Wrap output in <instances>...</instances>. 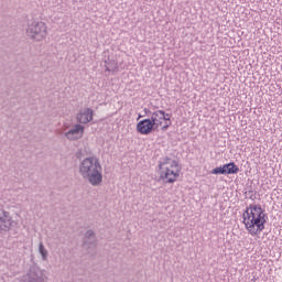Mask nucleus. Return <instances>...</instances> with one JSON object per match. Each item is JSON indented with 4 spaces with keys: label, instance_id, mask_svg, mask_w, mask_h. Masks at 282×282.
<instances>
[{
    "label": "nucleus",
    "instance_id": "1a4fd4ad",
    "mask_svg": "<svg viewBox=\"0 0 282 282\" xmlns=\"http://www.w3.org/2000/svg\"><path fill=\"white\" fill-rule=\"evenodd\" d=\"M85 133V127L82 124H75L69 131L65 133V138L70 141L80 140Z\"/></svg>",
    "mask_w": 282,
    "mask_h": 282
},
{
    "label": "nucleus",
    "instance_id": "a211bd4d",
    "mask_svg": "<svg viewBox=\"0 0 282 282\" xmlns=\"http://www.w3.org/2000/svg\"><path fill=\"white\" fill-rule=\"evenodd\" d=\"M251 75L253 76V79L257 80V75H254V73H251Z\"/></svg>",
    "mask_w": 282,
    "mask_h": 282
},
{
    "label": "nucleus",
    "instance_id": "9b49d317",
    "mask_svg": "<svg viewBox=\"0 0 282 282\" xmlns=\"http://www.w3.org/2000/svg\"><path fill=\"white\" fill-rule=\"evenodd\" d=\"M150 120L154 122V124L156 126V129H158V122H160V120H165V122H171V118H166V112L164 110L153 111Z\"/></svg>",
    "mask_w": 282,
    "mask_h": 282
},
{
    "label": "nucleus",
    "instance_id": "412c9836",
    "mask_svg": "<svg viewBox=\"0 0 282 282\" xmlns=\"http://www.w3.org/2000/svg\"><path fill=\"white\" fill-rule=\"evenodd\" d=\"M252 193V191H249V194Z\"/></svg>",
    "mask_w": 282,
    "mask_h": 282
},
{
    "label": "nucleus",
    "instance_id": "7ed1b4c3",
    "mask_svg": "<svg viewBox=\"0 0 282 282\" xmlns=\"http://www.w3.org/2000/svg\"><path fill=\"white\" fill-rule=\"evenodd\" d=\"M180 163L177 161L172 160L169 156L161 158L159 161V173L161 180L165 182V184H174L177 182V177H180Z\"/></svg>",
    "mask_w": 282,
    "mask_h": 282
},
{
    "label": "nucleus",
    "instance_id": "f03ea898",
    "mask_svg": "<svg viewBox=\"0 0 282 282\" xmlns=\"http://www.w3.org/2000/svg\"><path fill=\"white\" fill-rule=\"evenodd\" d=\"M79 175L86 180L91 186H100L102 184V165L96 156H88L79 164Z\"/></svg>",
    "mask_w": 282,
    "mask_h": 282
},
{
    "label": "nucleus",
    "instance_id": "f3484780",
    "mask_svg": "<svg viewBox=\"0 0 282 282\" xmlns=\"http://www.w3.org/2000/svg\"><path fill=\"white\" fill-rule=\"evenodd\" d=\"M160 127H162V120H159V122H158V129H159Z\"/></svg>",
    "mask_w": 282,
    "mask_h": 282
},
{
    "label": "nucleus",
    "instance_id": "423d86ee",
    "mask_svg": "<svg viewBox=\"0 0 282 282\" xmlns=\"http://www.w3.org/2000/svg\"><path fill=\"white\" fill-rule=\"evenodd\" d=\"M14 224L17 223L12 219L10 212L0 209V232H8V230L14 226Z\"/></svg>",
    "mask_w": 282,
    "mask_h": 282
},
{
    "label": "nucleus",
    "instance_id": "39448f33",
    "mask_svg": "<svg viewBox=\"0 0 282 282\" xmlns=\"http://www.w3.org/2000/svg\"><path fill=\"white\" fill-rule=\"evenodd\" d=\"M158 129V126L152 122V120L143 119L137 123V131L141 135H149L150 133H153Z\"/></svg>",
    "mask_w": 282,
    "mask_h": 282
},
{
    "label": "nucleus",
    "instance_id": "20e7f679",
    "mask_svg": "<svg viewBox=\"0 0 282 282\" xmlns=\"http://www.w3.org/2000/svg\"><path fill=\"white\" fill-rule=\"evenodd\" d=\"M28 34L31 39H35V41H43L47 36V26L45 23L39 22L30 26Z\"/></svg>",
    "mask_w": 282,
    "mask_h": 282
},
{
    "label": "nucleus",
    "instance_id": "2eb2a0df",
    "mask_svg": "<svg viewBox=\"0 0 282 282\" xmlns=\"http://www.w3.org/2000/svg\"><path fill=\"white\" fill-rule=\"evenodd\" d=\"M172 121L170 119V121H165V124L162 127V131H166L169 129V127H171Z\"/></svg>",
    "mask_w": 282,
    "mask_h": 282
},
{
    "label": "nucleus",
    "instance_id": "aec40b11",
    "mask_svg": "<svg viewBox=\"0 0 282 282\" xmlns=\"http://www.w3.org/2000/svg\"><path fill=\"white\" fill-rule=\"evenodd\" d=\"M165 118H171V115L165 112Z\"/></svg>",
    "mask_w": 282,
    "mask_h": 282
},
{
    "label": "nucleus",
    "instance_id": "dca6fc26",
    "mask_svg": "<svg viewBox=\"0 0 282 282\" xmlns=\"http://www.w3.org/2000/svg\"><path fill=\"white\" fill-rule=\"evenodd\" d=\"M143 111H144L145 116H153V111H151L148 108H144Z\"/></svg>",
    "mask_w": 282,
    "mask_h": 282
},
{
    "label": "nucleus",
    "instance_id": "4468645a",
    "mask_svg": "<svg viewBox=\"0 0 282 282\" xmlns=\"http://www.w3.org/2000/svg\"><path fill=\"white\" fill-rule=\"evenodd\" d=\"M212 175H227L226 170L223 166L212 170Z\"/></svg>",
    "mask_w": 282,
    "mask_h": 282
},
{
    "label": "nucleus",
    "instance_id": "6e6552de",
    "mask_svg": "<svg viewBox=\"0 0 282 282\" xmlns=\"http://www.w3.org/2000/svg\"><path fill=\"white\" fill-rule=\"evenodd\" d=\"M28 282H47V275L39 267H32L28 273Z\"/></svg>",
    "mask_w": 282,
    "mask_h": 282
},
{
    "label": "nucleus",
    "instance_id": "6ab92c4d",
    "mask_svg": "<svg viewBox=\"0 0 282 282\" xmlns=\"http://www.w3.org/2000/svg\"><path fill=\"white\" fill-rule=\"evenodd\" d=\"M140 118H144V116H142V115H139V116H138V120H140Z\"/></svg>",
    "mask_w": 282,
    "mask_h": 282
},
{
    "label": "nucleus",
    "instance_id": "ddd939ff",
    "mask_svg": "<svg viewBox=\"0 0 282 282\" xmlns=\"http://www.w3.org/2000/svg\"><path fill=\"white\" fill-rule=\"evenodd\" d=\"M39 252L40 254H42L43 261H47V249H45V246L43 245V242H40L39 245Z\"/></svg>",
    "mask_w": 282,
    "mask_h": 282
},
{
    "label": "nucleus",
    "instance_id": "f8f14e48",
    "mask_svg": "<svg viewBox=\"0 0 282 282\" xmlns=\"http://www.w3.org/2000/svg\"><path fill=\"white\" fill-rule=\"evenodd\" d=\"M223 167L227 175H237V173H239V166H237L235 162L227 163L223 165Z\"/></svg>",
    "mask_w": 282,
    "mask_h": 282
},
{
    "label": "nucleus",
    "instance_id": "0eeeda50",
    "mask_svg": "<svg viewBox=\"0 0 282 282\" xmlns=\"http://www.w3.org/2000/svg\"><path fill=\"white\" fill-rule=\"evenodd\" d=\"M84 248H88L90 250L88 251L90 257L96 254V234H94V230L91 229L87 230L85 234Z\"/></svg>",
    "mask_w": 282,
    "mask_h": 282
},
{
    "label": "nucleus",
    "instance_id": "f257e3e1",
    "mask_svg": "<svg viewBox=\"0 0 282 282\" xmlns=\"http://www.w3.org/2000/svg\"><path fill=\"white\" fill-rule=\"evenodd\" d=\"M243 224L248 229L249 235L254 237L265 230V224H268V214L261 208V205L251 204L246 208L242 215Z\"/></svg>",
    "mask_w": 282,
    "mask_h": 282
},
{
    "label": "nucleus",
    "instance_id": "9d476101",
    "mask_svg": "<svg viewBox=\"0 0 282 282\" xmlns=\"http://www.w3.org/2000/svg\"><path fill=\"white\" fill-rule=\"evenodd\" d=\"M94 120V110L91 108H85L77 113V121L80 124H87Z\"/></svg>",
    "mask_w": 282,
    "mask_h": 282
}]
</instances>
